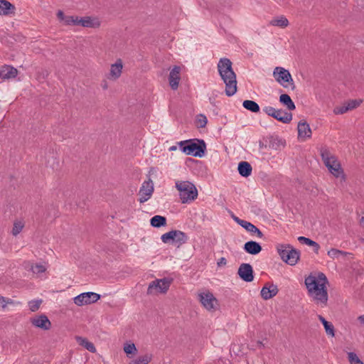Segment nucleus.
Instances as JSON below:
<instances>
[{
  "instance_id": "38",
  "label": "nucleus",
  "mask_w": 364,
  "mask_h": 364,
  "mask_svg": "<svg viewBox=\"0 0 364 364\" xmlns=\"http://www.w3.org/2000/svg\"><path fill=\"white\" fill-rule=\"evenodd\" d=\"M176 238V231L175 230H171L164 235H161V239L163 242L167 243L171 240H173Z\"/></svg>"
},
{
  "instance_id": "46",
  "label": "nucleus",
  "mask_w": 364,
  "mask_h": 364,
  "mask_svg": "<svg viewBox=\"0 0 364 364\" xmlns=\"http://www.w3.org/2000/svg\"><path fill=\"white\" fill-rule=\"evenodd\" d=\"M57 16L60 21H63V23H65V18H66L68 16H65L62 11H58L57 13Z\"/></svg>"
},
{
  "instance_id": "51",
  "label": "nucleus",
  "mask_w": 364,
  "mask_h": 364,
  "mask_svg": "<svg viewBox=\"0 0 364 364\" xmlns=\"http://www.w3.org/2000/svg\"><path fill=\"white\" fill-rule=\"evenodd\" d=\"M360 225L364 228V216H363L360 219Z\"/></svg>"
},
{
  "instance_id": "35",
  "label": "nucleus",
  "mask_w": 364,
  "mask_h": 364,
  "mask_svg": "<svg viewBox=\"0 0 364 364\" xmlns=\"http://www.w3.org/2000/svg\"><path fill=\"white\" fill-rule=\"evenodd\" d=\"M348 253L336 248H331L328 251L327 255L332 259L338 258L340 255L346 256Z\"/></svg>"
},
{
  "instance_id": "25",
  "label": "nucleus",
  "mask_w": 364,
  "mask_h": 364,
  "mask_svg": "<svg viewBox=\"0 0 364 364\" xmlns=\"http://www.w3.org/2000/svg\"><path fill=\"white\" fill-rule=\"evenodd\" d=\"M75 339L80 346L84 347L91 353H96L95 345L92 342L89 341L86 338L76 336Z\"/></svg>"
},
{
  "instance_id": "15",
  "label": "nucleus",
  "mask_w": 364,
  "mask_h": 364,
  "mask_svg": "<svg viewBox=\"0 0 364 364\" xmlns=\"http://www.w3.org/2000/svg\"><path fill=\"white\" fill-rule=\"evenodd\" d=\"M298 139L301 141H305L307 139L311 138L312 132L309 123L302 119L299 122L297 125Z\"/></svg>"
},
{
  "instance_id": "17",
  "label": "nucleus",
  "mask_w": 364,
  "mask_h": 364,
  "mask_svg": "<svg viewBox=\"0 0 364 364\" xmlns=\"http://www.w3.org/2000/svg\"><path fill=\"white\" fill-rule=\"evenodd\" d=\"M18 73L16 68L11 65H4L0 67V80H6L14 79L17 76Z\"/></svg>"
},
{
  "instance_id": "14",
  "label": "nucleus",
  "mask_w": 364,
  "mask_h": 364,
  "mask_svg": "<svg viewBox=\"0 0 364 364\" xmlns=\"http://www.w3.org/2000/svg\"><path fill=\"white\" fill-rule=\"evenodd\" d=\"M237 274L239 277L246 282H250L254 279L252 267L247 263H242L239 267Z\"/></svg>"
},
{
  "instance_id": "50",
  "label": "nucleus",
  "mask_w": 364,
  "mask_h": 364,
  "mask_svg": "<svg viewBox=\"0 0 364 364\" xmlns=\"http://www.w3.org/2000/svg\"><path fill=\"white\" fill-rule=\"evenodd\" d=\"M358 320L364 325V314L358 316Z\"/></svg>"
},
{
  "instance_id": "24",
  "label": "nucleus",
  "mask_w": 364,
  "mask_h": 364,
  "mask_svg": "<svg viewBox=\"0 0 364 364\" xmlns=\"http://www.w3.org/2000/svg\"><path fill=\"white\" fill-rule=\"evenodd\" d=\"M238 172L243 177H248L252 173V166L250 163L247 161H241L238 164Z\"/></svg>"
},
{
  "instance_id": "5",
  "label": "nucleus",
  "mask_w": 364,
  "mask_h": 364,
  "mask_svg": "<svg viewBox=\"0 0 364 364\" xmlns=\"http://www.w3.org/2000/svg\"><path fill=\"white\" fill-rule=\"evenodd\" d=\"M176 188L179 192L182 203H189L198 197V190L196 186L188 181H176Z\"/></svg>"
},
{
  "instance_id": "43",
  "label": "nucleus",
  "mask_w": 364,
  "mask_h": 364,
  "mask_svg": "<svg viewBox=\"0 0 364 364\" xmlns=\"http://www.w3.org/2000/svg\"><path fill=\"white\" fill-rule=\"evenodd\" d=\"M31 269L33 273L39 274V273L45 272L46 270V268L42 264H36L35 266L32 267Z\"/></svg>"
},
{
  "instance_id": "53",
  "label": "nucleus",
  "mask_w": 364,
  "mask_h": 364,
  "mask_svg": "<svg viewBox=\"0 0 364 364\" xmlns=\"http://www.w3.org/2000/svg\"><path fill=\"white\" fill-rule=\"evenodd\" d=\"M228 97L232 96L235 92H225Z\"/></svg>"
},
{
  "instance_id": "26",
  "label": "nucleus",
  "mask_w": 364,
  "mask_h": 364,
  "mask_svg": "<svg viewBox=\"0 0 364 364\" xmlns=\"http://www.w3.org/2000/svg\"><path fill=\"white\" fill-rule=\"evenodd\" d=\"M242 224V227L244 228L246 230H247L248 232L252 233V234H256L257 236L259 238H262L264 235L263 233L261 232V230L259 229H258L255 225H253L252 223L248 222V221H246V222H241Z\"/></svg>"
},
{
  "instance_id": "30",
  "label": "nucleus",
  "mask_w": 364,
  "mask_h": 364,
  "mask_svg": "<svg viewBox=\"0 0 364 364\" xmlns=\"http://www.w3.org/2000/svg\"><path fill=\"white\" fill-rule=\"evenodd\" d=\"M151 225L154 228H161L166 225V218L161 215H155L150 220Z\"/></svg>"
},
{
  "instance_id": "45",
  "label": "nucleus",
  "mask_w": 364,
  "mask_h": 364,
  "mask_svg": "<svg viewBox=\"0 0 364 364\" xmlns=\"http://www.w3.org/2000/svg\"><path fill=\"white\" fill-rule=\"evenodd\" d=\"M298 240L301 243L305 244V245H309V246L314 245V243H313L314 240H311V239H309L308 237H304V236H299L298 237Z\"/></svg>"
},
{
  "instance_id": "1",
  "label": "nucleus",
  "mask_w": 364,
  "mask_h": 364,
  "mask_svg": "<svg viewBox=\"0 0 364 364\" xmlns=\"http://www.w3.org/2000/svg\"><path fill=\"white\" fill-rule=\"evenodd\" d=\"M304 283L308 294L314 303L321 308L327 306L328 281L326 276L323 272H318L316 276L311 274L305 278Z\"/></svg>"
},
{
  "instance_id": "13",
  "label": "nucleus",
  "mask_w": 364,
  "mask_h": 364,
  "mask_svg": "<svg viewBox=\"0 0 364 364\" xmlns=\"http://www.w3.org/2000/svg\"><path fill=\"white\" fill-rule=\"evenodd\" d=\"M154 192V185L151 179L144 181L139 190V203H143L148 200Z\"/></svg>"
},
{
  "instance_id": "20",
  "label": "nucleus",
  "mask_w": 364,
  "mask_h": 364,
  "mask_svg": "<svg viewBox=\"0 0 364 364\" xmlns=\"http://www.w3.org/2000/svg\"><path fill=\"white\" fill-rule=\"evenodd\" d=\"M180 80V68L174 67L169 74V83L173 90H176Z\"/></svg>"
},
{
  "instance_id": "31",
  "label": "nucleus",
  "mask_w": 364,
  "mask_h": 364,
  "mask_svg": "<svg viewBox=\"0 0 364 364\" xmlns=\"http://www.w3.org/2000/svg\"><path fill=\"white\" fill-rule=\"evenodd\" d=\"M242 105L246 109L252 112L257 113L259 112V106L255 101L245 100L242 103Z\"/></svg>"
},
{
  "instance_id": "41",
  "label": "nucleus",
  "mask_w": 364,
  "mask_h": 364,
  "mask_svg": "<svg viewBox=\"0 0 364 364\" xmlns=\"http://www.w3.org/2000/svg\"><path fill=\"white\" fill-rule=\"evenodd\" d=\"M41 302V300H33L29 301V309L33 312L38 311V309L40 308Z\"/></svg>"
},
{
  "instance_id": "52",
  "label": "nucleus",
  "mask_w": 364,
  "mask_h": 364,
  "mask_svg": "<svg viewBox=\"0 0 364 364\" xmlns=\"http://www.w3.org/2000/svg\"><path fill=\"white\" fill-rule=\"evenodd\" d=\"M177 149V146H172L169 148V151H176Z\"/></svg>"
},
{
  "instance_id": "49",
  "label": "nucleus",
  "mask_w": 364,
  "mask_h": 364,
  "mask_svg": "<svg viewBox=\"0 0 364 364\" xmlns=\"http://www.w3.org/2000/svg\"><path fill=\"white\" fill-rule=\"evenodd\" d=\"M235 221H236L240 226H242V223L241 222H246V220H241L240 218H238L237 217H234L233 218Z\"/></svg>"
},
{
  "instance_id": "27",
  "label": "nucleus",
  "mask_w": 364,
  "mask_h": 364,
  "mask_svg": "<svg viewBox=\"0 0 364 364\" xmlns=\"http://www.w3.org/2000/svg\"><path fill=\"white\" fill-rule=\"evenodd\" d=\"M279 102L284 106H285L289 110H294L296 109V106L291 99L290 96L287 94H282L279 97Z\"/></svg>"
},
{
  "instance_id": "6",
  "label": "nucleus",
  "mask_w": 364,
  "mask_h": 364,
  "mask_svg": "<svg viewBox=\"0 0 364 364\" xmlns=\"http://www.w3.org/2000/svg\"><path fill=\"white\" fill-rule=\"evenodd\" d=\"M277 250L281 259L291 266L295 265L299 260L300 251L291 245L279 244Z\"/></svg>"
},
{
  "instance_id": "3",
  "label": "nucleus",
  "mask_w": 364,
  "mask_h": 364,
  "mask_svg": "<svg viewBox=\"0 0 364 364\" xmlns=\"http://www.w3.org/2000/svg\"><path fill=\"white\" fill-rule=\"evenodd\" d=\"M320 155L323 164L332 175L336 178H338L341 176L345 178L341 163L326 146H323L320 148Z\"/></svg>"
},
{
  "instance_id": "10",
  "label": "nucleus",
  "mask_w": 364,
  "mask_h": 364,
  "mask_svg": "<svg viewBox=\"0 0 364 364\" xmlns=\"http://www.w3.org/2000/svg\"><path fill=\"white\" fill-rule=\"evenodd\" d=\"M363 102L362 99H353L345 101L341 105L337 106L333 109L335 114H343L358 107Z\"/></svg>"
},
{
  "instance_id": "42",
  "label": "nucleus",
  "mask_w": 364,
  "mask_h": 364,
  "mask_svg": "<svg viewBox=\"0 0 364 364\" xmlns=\"http://www.w3.org/2000/svg\"><path fill=\"white\" fill-rule=\"evenodd\" d=\"M14 301L11 299H6L0 295V307L5 309L7 304H13Z\"/></svg>"
},
{
  "instance_id": "23",
  "label": "nucleus",
  "mask_w": 364,
  "mask_h": 364,
  "mask_svg": "<svg viewBox=\"0 0 364 364\" xmlns=\"http://www.w3.org/2000/svg\"><path fill=\"white\" fill-rule=\"evenodd\" d=\"M15 6L6 0H0V15H9L14 12Z\"/></svg>"
},
{
  "instance_id": "7",
  "label": "nucleus",
  "mask_w": 364,
  "mask_h": 364,
  "mask_svg": "<svg viewBox=\"0 0 364 364\" xmlns=\"http://www.w3.org/2000/svg\"><path fill=\"white\" fill-rule=\"evenodd\" d=\"M275 80L286 89L295 88L294 80L289 71L282 67H276L273 71Z\"/></svg>"
},
{
  "instance_id": "39",
  "label": "nucleus",
  "mask_w": 364,
  "mask_h": 364,
  "mask_svg": "<svg viewBox=\"0 0 364 364\" xmlns=\"http://www.w3.org/2000/svg\"><path fill=\"white\" fill-rule=\"evenodd\" d=\"M80 18L78 16H68L65 18V25H80Z\"/></svg>"
},
{
  "instance_id": "16",
  "label": "nucleus",
  "mask_w": 364,
  "mask_h": 364,
  "mask_svg": "<svg viewBox=\"0 0 364 364\" xmlns=\"http://www.w3.org/2000/svg\"><path fill=\"white\" fill-rule=\"evenodd\" d=\"M31 323L33 326L44 331L49 330L51 328V322L44 314L36 316L31 318Z\"/></svg>"
},
{
  "instance_id": "36",
  "label": "nucleus",
  "mask_w": 364,
  "mask_h": 364,
  "mask_svg": "<svg viewBox=\"0 0 364 364\" xmlns=\"http://www.w3.org/2000/svg\"><path fill=\"white\" fill-rule=\"evenodd\" d=\"M176 231V238L174 241L179 242L180 244H184L186 242L188 237L186 234L182 231L180 230H175Z\"/></svg>"
},
{
  "instance_id": "21",
  "label": "nucleus",
  "mask_w": 364,
  "mask_h": 364,
  "mask_svg": "<svg viewBox=\"0 0 364 364\" xmlns=\"http://www.w3.org/2000/svg\"><path fill=\"white\" fill-rule=\"evenodd\" d=\"M244 250L250 255H257L259 254L262 248L259 243L255 241H248L244 245Z\"/></svg>"
},
{
  "instance_id": "22",
  "label": "nucleus",
  "mask_w": 364,
  "mask_h": 364,
  "mask_svg": "<svg viewBox=\"0 0 364 364\" xmlns=\"http://www.w3.org/2000/svg\"><path fill=\"white\" fill-rule=\"evenodd\" d=\"M275 112L276 114L274 118L279 122L284 124H289L292 120V114L291 112H287L282 109H276Z\"/></svg>"
},
{
  "instance_id": "40",
  "label": "nucleus",
  "mask_w": 364,
  "mask_h": 364,
  "mask_svg": "<svg viewBox=\"0 0 364 364\" xmlns=\"http://www.w3.org/2000/svg\"><path fill=\"white\" fill-rule=\"evenodd\" d=\"M348 358L350 364H363V362L353 352L348 353Z\"/></svg>"
},
{
  "instance_id": "32",
  "label": "nucleus",
  "mask_w": 364,
  "mask_h": 364,
  "mask_svg": "<svg viewBox=\"0 0 364 364\" xmlns=\"http://www.w3.org/2000/svg\"><path fill=\"white\" fill-rule=\"evenodd\" d=\"M152 359L151 354H145L136 359L132 360L129 364H148Z\"/></svg>"
},
{
  "instance_id": "48",
  "label": "nucleus",
  "mask_w": 364,
  "mask_h": 364,
  "mask_svg": "<svg viewBox=\"0 0 364 364\" xmlns=\"http://www.w3.org/2000/svg\"><path fill=\"white\" fill-rule=\"evenodd\" d=\"M226 264H227V260L225 257H221L218 262V266H219V267L225 265Z\"/></svg>"
},
{
  "instance_id": "44",
  "label": "nucleus",
  "mask_w": 364,
  "mask_h": 364,
  "mask_svg": "<svg viewBox=\"0 0 364 364\" xmlns=\"http://www.w3.org/2000/svg\"><path fill=\"white\" fill-rule=\"evenodd\" d=\"M263 112L267 114L268 116L272 117L274 118V114H276L275 111L276 109L271 107V106H265L263 108Z\"/></svg>"
},
{
  "instance_id": "12",
  "label": "nucleus",
  "mask_w": 364,
  "mask_h": 364,
  "mask_svg": "<svg viewBox=\"0 0 364 364\" xmlns=\"http://www.w3.org/2000/svg\"><path fill=\"white\" fill-rule=\"evenodd\" d=\"M123 68L124 63L122 60L120 58L117 59L109 66V72L107 74V79L114 81L118 80L122 74Z\"/></svg>"
},
{
  "instance_id": "4",
  "label": "nucleus",
  "mask_w": 364,
  "mask_h": 364,
  "mask_svg": "<svg viewBox=\"0 0 364 364\" xmlns=\"http://www.w3.org/2000/svg\"><path fill=\"white\" fill-rule=\"evenodd\" d=\"M181 150L186 155L195 157H203L206 151V144L204 140L191 139L178 142Z\"/></svg>"
},
{
  "instance_id": "11",
  "label": "nucleus",
  "mask_w": 364,
  "mask_h": 364,
  "mask_svg": "<svg viewBox=\"0 0 364 364\" xmlns=\"http://www.w3.org/2000/svg\"><path fill=\"white\" fill-rule=\"evenodd\" d=\"M100 295L94 292H85L79 294L74 298V303L77 306H83L97 301Z\"/></svg>"
},
{
  "instance_id": "19",
  "label": "nucleus",
  "mask_w": 364,
  "mask_h": 364,
  "mask_svg": "<svg viewBox=\"0 0 364 364\" xmlns=\"http://www.w3.org/2000/svg\"><path fill=\"white\" fill-rule=\"evenodd\" d=\"M80 25L85 28H97L101 25V21L97 17L85 16L80 18Z\"/></svg>"
},
{
  "instance_id": "8",
  "label": "nucleus",
  "mask_w": 364,
  "mask_h": 364,
  "mask_svg": "<svg viewBox=\"0 0 364 364\" xmlns=\"http://www.w3.org/2000/svg\"><path fill=\"white\" fill-rule=\"evenodd\" d=\"M171 283V279L167 278L156 279L149 284L147 289V294H154V291L164 294L169 289Z\"/></svg>"
},
{
  "instance_id": "9",
  "label": "nucleus",
  "mask_w": 364,
  "mask_h": 364,
  "mask_svg": "<svg viewBox=\"0 0 364 364\" xmlns=\"http://www.w3.org/2000/svg\"><path fill=\"white\" fill-rule=\"evenodd\" d=\"M198 297L200 303L207 310L215 311L218 309V301L212 293H201L198 294Z\"/></svg>"
},
{
  "instance_id": "28",
  "label": "nucleus",
  "mask_w": 364,
  "mask_h": 364,
  "mask_svg": "<svg viewBox=\"0 0 364 364\" xmlns=\"http://www.w3.org/2000/svg\"><path fill=\"white\" fill-rule=\"evenodd\" d=\"M318 318L324 326L326 334L333 337L335 336V329L333 324L327 321L323 316L318 315Z\"/></svg>"
},
{
  "instance_id": "2",
  "label": "nucleus",
  "mask_w": 364,
  "mask_h": 364,
  "mask_svg": "<svg viewBox=\"0 0 364 364\" xmlns=\"http://www.w3.org/2000/svg\"><path fill=\"white\" fill-rule=\"evenodd\" d=\"M218 69L225 84L226 91H237L236 75L232 70V62L228 58H221L218 63Z\"/></svg>"
},
{
  "instance_id": "33",
  "label": "nucleus",
  "mask_w": 364,
  "mask_h": 364,
  "mask_svg": "<svg viewBox=\"0 0 364 364\" xmlns=\"http://www.w3.org/2000/svg\"><path fill=\"white\" fill-rule=\"evenodd\" d=\"M24 227V223L22 220H17L14 223L12 228V235L17 236L23 230Z\"/></svg>"
},
{
  "instance_id": "37",
  "label": "nucleus",
  "mask_w": 364,
  "mask_h": 364,
  "mask_svg": "<svg viewBox=\"0 0 364 364\" xmlns=\"http://www.w3.org/2000/svg\"><path fill=\"white\" fill-rule=\"evenodd\" d=\"M207 122V117L204 114H200L197 115L196 122L197 127L204 128L206 126Z\"/></svg>"
},
{
  "instance_id": "29",
  "label": "nucleus",
  "mask_w": 364,
  "mask_h": 364,
  "mask_svg": "<svg viewBox=\"0 0 364 364\" xmlns=\"http://www.w3.org/2000/svg\"><path fill=\"white\" fill-rule=\"evenodd\" d=\"M270 24L274 26H278L284 28L288 26L289 21L285 16H280L273 18L270 21Z\"/></svg>"
},
{
  "instance_id": "47",
  "label": "nucleus",
  "mask_w": 364,
  "mask_h": 364,
  "mask_svg": "<svg viewBox=\"0 0 364 364\" xmlns=\"http://www.w3.org/2000/svg\"><path fill=\"white\" fill-rule=\"evenodd\" d=\"M313 243H314V245H311V247H313L314 252L316 254H318V250L320 249V245H318V243H317L315 241H313Z\"/></svg>"
},
{
  "instance_id": "18",
  "label": "nucleus",
  "mask_w": 364,
  "mask_h": 364,
  "mask_svg": "<svg viewBox=\"0 0 364 364\" xmlns=\"http://www.w3.org/2000/svg\"><path fill=\"white\" fill-rule=\"evenodd\" d=\"M279 289L274 284L267 283L261 290V296L264 300H268L277 294Z\"/></svg>"
},
{
  "instance_id": "34",
  "label": "nucleus",
  "mask_w": 364,
  "mask_h": 364,
  "mask_svg": "<svg viewBox=\"0 0 364 364\" xmlns=\"http://www.w3.org/2000/svg\"><path fill=\"white\" fill-rule=\"evenodd\" d=\"M124 351L126 353L129 358H132L130 355L135 354L137 352V349L134 343H125L124 346Z\"/></svg>"
}]
</instances>
